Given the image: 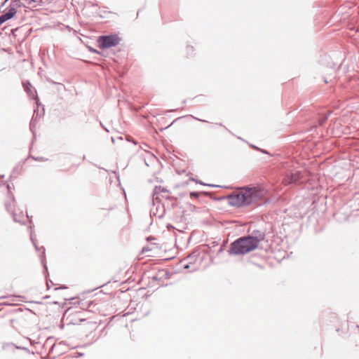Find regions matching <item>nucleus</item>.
<instances>
[{"instance_id":"21","label":"nucleus","mask_w":359,"mask_h":359,"mask_svg":"<svg viewBox=\"0 0 359 359\" xmlns=\"http://www.w3.org/2000/svg\"><path fill=\"white\" fill-rule=\"evenodd\" d=\"M42 158H35V159L39 161V160H42Z\"/></svg>"},{"instance_id":"11","label":"nucleus","mask_w":359,"mask_h":359,"mask_svg":"<svg viewBox=\"0 0 359 359\" xmlns=\"http://www.w3.org/2000/svg\"><path fill=\"white\" fill-rule=\"evenodd\" d=\"M330 115V112H328L327 114H326L325 115V116H323V118H321L320 120H319V124L320 125H323L325 121L328 118L329 116Z\"/></svg>"},{"instance_id":"6","label":"nucleus","mask_w":359,"mask_h":359,"mask_svg":"<svg viewBox=\"0 0 359 359\" xmlns=\"http://www.w3.org/2000/svg\"><path fill=\"white\" fill-rule=\"evenodd\" d=\"M17 13V10L14 7H11L8 11L2 14L1 15V18L3 19L4 22H5L6 21L11 19Z\"/></svg>"},{"instance_id":"22","label":"nucleus","mask_w":359,"mask_h":359,"mask_svg":"<svg viewBox=\"0 0 359 359\" xmlns=\"http://www.w3.org/2000/svg\"><path fill=\"white\" fill-rule=\"evenodd\" d=\"M18 349H23V348L18 347Z\"/></svg>"},{"instance_id":"12","label":"nucleus","mask_w":359,"mask_h":359,"mask_svg":"<svg viewBox=\"0 0 359 359\" xmlns=\"http://www.w3.org/2000/svg\"><path fill=\"white\" fill-rule=\"evenodd\" d=\"M194 51V47L193 46H187V54H189L191 55Z\"/></svg>"},{"instance_id":"3","label":"nucleus","mask_w":359,"mask_h":359,"mask_svg":"<svg viewBox=\"0 0 359 359\" xmlns=\"http://www.w3.org/2000/svg\"><path fill=\"white\" fill-rule=\"evenodd\" d=\"M121 39L116 34L102 35L97 39L99 48L107 49L119 44Z\"/></svg>"},{"instance_id":"13","label":"nucleus","mask_w":359,"mask_h":359,"mask_svg":"<svg viewBox=\"0 0 359 359\" xmlns=\"http://www.w3.org/2000/svg\"><path fill=\"white\" fill-rule=\"evenodd\" d=\"M251 147H252V148H254V149H258V148H257V147L254 146V145H252ZM260 151H261L262 153H264V154H268L267 151H266V150L260 149Z\"/></svg>"},{"instance_id":"2","label":"nucleus","mask_w":359,"mask_h":359,"mask_svg":"<svg viewBox=\"0 0 359 359\" xmlns=\"http://www.w3.org/2000/svg\"><path fill=\"white\" fill-rule=\"evenodd\" d=\"M266 194V191L259 187H245L236 195L231 196L230 203L232 205L242 207L257 203Z\"/></svg>"},{"instance_id":"7","label":"nucleus","mask_w":359,"mask_h":359,"mask_svg":"<svg viewBox=\"0 0 359 359\" xmlns=\"http://www.w3.org/2000/svg\"><path fill=\"white\" fill-rule=\"evenodd\" d=\"M12 215H13V220L15 222H19L20 224H24V222L22 221V218L24 217V215L22 212H20L19 214H17L15 212H12Z\"/></svg>"},{"instance_id":"14","label":"nucleus","mask_w":359,"mask_h":359,"mask_svg":"<svg viewBox=\"0 0 359 359\" xmlns=\"http://www.w3.org/2000/svg\"><path fill=\"white\" fill-rule=\"evenodd\" d=\"M6 208L8 211H11V205H8V203L6 204Z\"/></svg>"},{"instance_id":"18","label":"nucleus","mask_w":359,"mask_h":359,"mask_svg":"<svg viewBox=\"0 0 359 359\" xmlns=\"http://www.w3.org/2000/svg\"><path fill=\"white\" fill-rule=\"evenodd\" d=\"M207 186H209V187H217L218 186L217 185H215V184H206Z\"/></svg>"},{"instance_id":"24","label":"nucleus","mask_w":359,"mask_h":359,"mask_svg":"<svg viewBox=\"0 0 359 359\" xmlns=\"http://www.w3.org/2000/svg\"><path fill=\"white\" fill-rule=\"evenodd\" d=\"M8 0H6L5 1H7Z\"/></svg>"},{"instance_id":"1","label":"nucleus","mask_w":359,"mask_h":359,"mask_svg":"<svg viewBox=\"0 0 359 359\" xmlns=\"http://www.w3.org/2000/svg\"><path fill=\"white\" fill-rule=\"evenodd\" d=\"M264 238V232L255 230L250 235L241 237L231 243L228 252L231 255L247 254L256 249Z\"/></svg>"},{"instance_id":"19","label":"nucleus","mask_w":359,"mask_h":359,"mask_svg":"<svg viewBox=\"0 0 359 359\" xmlns=\"http://www.w3.org/2000/svg\"><path fill=\"white\" fill-rule=\"evenodd\" d=\"M324 81H325V83H328V79H327V78H325V79H324Z\"/></svg>"},{"instance_id":"17","label":"nucleus","mask_w":359,"mask_h":359,"mask_svg":"<svg viewBox=\"0 0 359 359\" xmlns=\"http://www.w3.org/2000/svg\"><path fill=\"white\" fill-rule=\"evenodd\" d=\"M189 267H190V266H189V264H185V265L184 266V269H189Z\"/></svg>"},{"instance_id":"16","label":"nucleus","mask_w":359,"mask_h":359,"mask_svg":"<svg viewBox=\"0 0 359 359\" xmlns=\"http://www.w3.org/2000/svg\"><path fill=\"white\" fill-rule=\"evenodd\" d=\"M191 196H195V197H196V196H198V193H196V192H191Z\"/></svg>"},{"instance_id":"5","label":"nucleus","mask_w":359,"mask_h":359,"mask_svg":"<svg viewBox=\"0 0 359 359\" xmlns=\"http://www.w3.org/2000/svg\"><path fill=\"white\" fill-rule=\"evenodd\" d=\"M29 231H30V239L33 243V245H34L35 248L36 250H42V253H43V257L41 258V262L43 263V267H44V269L46 271L48 270L47 269V266H46V264L45 263V257H44V254H45V248L44 247H41V248H39L36 244V241L34 238V232H33V226H29Z\"/></svg>"},{"instance_id":"10","label":"nucleus","mask_w":359,"mask_h":359,"mask_svg":"<svg viewBox=\"0 0 359 359\" xmlns=\"http://www.w3.org/2000/svg\"><path fill=\"white\" fill-rule=\"evenodd\" d=\"M167 190L165 188H162L161 187H156L154 190L153 196L154 197L159 192H166Z\"/></svg>"},{"instance_id":"20","label":"nucleus","mask_w":359,"mask_h":359,"mask_svg":"<svg viewBox=\"0 0 359 359\" xmlns=\"http://www.w3.org/2000/svg\"><path fill=\"white\" fill-rule=\"evenodd\" d=\"M196 183H200V184H201L205 185V184H204V183H203V182H201L196 181Z\"/></svg>"},{"instance_id":"15","label":"nucleus","mask_w":359,"mask_h":359,"mask_svg":"<svg viewBox=\"0 0 359 359\" xmlns=\"http://www.w3.org/2000/svg\"><path fill=\"white\" fill-rule=\"evenodd\" d=\"M189 116L193 118H195V119H196L198 121H205V120H202V119L198 118H196V117H195V116H194L192 115H190Z\"/></svg>"},{"instance_id":"4","label":"nucleus","mask_w":359,"mask_h":359,"mask_svg":"<svg viewBox=\"0 0 359 359\" xmlns=\"http://www.w3.org/2000/svg\"><path fill=\"white\" fill-rule=\"evenodd\" d=\"M302 177V174L300 171L294 170L286 175L284 182L285 184H297L300 182Z\"/></svg>"},{"instance_id":"23","label":"nucleus","mask_w":359,"mask_h":359,"mask_svg":"<svg viewBox=\"0 0 359 359\" xmlns=\"http://www.w3.org/2000/svg\"><path fill=\"white\" fill-rule=\"evenodd\" d=\"M4 177V175H0V179H1V177Z\"/></svg>"},{"instance_id":"8","label":"nucleus","mask_w":359,"mask_h":359,"mask_svg":"<svg viewBox=\"0 0 359 359\" xmlns=\"http://www.w3.org/2000/svg\"><path fill=\"white\" fill-rule=\"evenodd\" d=\"M27 4L32 8H35L37 6L42 4V0H25Z\"/></svg>"},{"instance_id":"9","label":"nucleus","mask_w":359,"mask_h":359,"mask_svg":"<svg viewBox=\"0 0 359 359\" xmlns=\"http://www.w3.org/2000/svg\"><path fill=\"white\" fill-rule=\"evenodd\" d=\"M24 86H25V90L29 94V95L34 97V93H33V91L32 90V85H31V83L27 82V83L24 84Z\"/></svg>"}]
</instances>
